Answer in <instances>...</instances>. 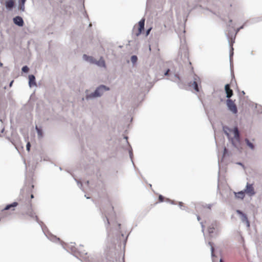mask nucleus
I'll use <instances>...</instances> for the list:
<instances>
[{
    "instance_id": "nucleus-20",
    "label": "nucleus",
    "mask_w": 262,
    "mask_h": 262,
    "mask_svg": "<svg viewBox=\"0 0 262 262\" xmlns=\"http://www.w3.org/2000/svg\"><path fill=\"white\" fill-rule=\"evenodd\" d=\"M18 9L20 10H21V11H25V4L20 3L19 5V6H18Z\"/></svg>"
},
{
    "instance_id": "nucleus-36",
    "label": "nucleus",
    "mask_w": 262,
    "mask_h": 262,
    "mask_svg": "<svg viewBox=\"0 0 262 262\" xmlns=\"http://www.w3.org/2000/svg\"><path fill=\"white\" fill-rule=\"evenodd\" d=\"M237 164L238 165H242V166H244V165H243V164L242 163L239 162V163H237Z\"/></svg>"
},
{
    "instance_id": "nucleus-50",
    "label": "nucleus",
    "mask_w": 262,
    "mask_h": 262,
    "mask_svg": "<svg viewBox=\"0 0 262 262\" xmlns=\"http://www.w3.org/2000/svg\"><path fill=\"white\" fill-rule=\"evenodd\" d=\"M91 26H92V24H90L89 25V26H90V27H91Z\"/></svg>"
},
{
    "instance_id": "nucleus-3",
    "label": "nucleus",
    "mask_w": 262,
    "mask_h": 262,
    "mask_svg": "<svg viewBox=\"0 0 262 262\" xmlns=\"http://www.w3.org/2000/svg\"><path fill=\"white\" fill-rule=\"evenodd\" d=\"M227 105L228 109L231 112H232L233 114L237 113V110L236 106L232 100L228 99L227 100Z\"/></svg>"
},
{
    "instance_id": "nucleus-38",
    "label": "nucleus",
    "mask_w": 262,
    "mask_h": 262,
    "mask_svg": "<svg viewBox=\"0 0 262 262\" xmlns=\"http://www.w3.org/2000/svg\"><path fill=\"white\" fill-rule=\"evenodd\" d=\"M197 219L198 221H200V217L199 215L197 216Z\"/></svg>"
},
{
    "instance_id": "nucleus-7",
    "label": "nucleus",
    "mask_w": 262,
    "mask_h": 262,
    "mask_svg": "<svg viewBox=\"0 0 262 262\" xmlns=\"http://www.w3.org/2000/svg\"><path fill=\"white\" fill-rule=\"evenodd\" d=\"M14 23L18 26L19 27H22L24 25V20L20 16H16L13 18Z\"/></svg>"
},
{
    "instance_id": "nucleus-46",
    "label": "nucleus",
    "mask_w": 262,
    "mask_h": 262,
    "mask_svg": "<svg viewBox=\"0 0 262 262\" xmlns=\"http://www.w3.org/2000/svg\"><path fill=\"white\" fill-rule=\"evenodd\" d=\"M107 224H109V222H108V220L107 219Z\"/></svg>"
},
{
    "instance_id": "nucleus-1",
    "label": "nucleus",
    "mask_w": 262,
    "mask_h": 262,
    "mask_svg": "<svg viewBox=\"0 0 262 262\" xmlns=\"http://www.w3.org/2000/svg\"><path fill=\"white\" fill-rule=\"evenodd\" d=\"M223 130L228 139L231 141L232 145L234 147L238 148L240 143V139L237 127H234L233 129L232 130L228 126H223Z\"/></svg>"
},
{
    "instance_id": "nucleus-5",
    "label": "nucleus",
    "mask_w": 262,
    "mask_h": 262,
    "mask_svg": "<svg viewBox=\"0 0 262 262\" xmlns=\"http://www.w3.org/2000/svg\"><path fill=\"white\" fill-rule=\"evenodd\" d=\"M236 212L241 215V220L242 222L245 223L246 224L247 227H249L250 226V223L248 220V218L246 216V215L242 212L241 210H237L236 211Z\"/></svg>"
},
{
    "instance_id": "nucleus-14",
    "label": "nucleus",
    "mask_w": 262,
    "mask_h": 262,
    "mask_svg": "<svg viewBox=\"0 0 262 262\" xmlns=\"http://www.w3.org/2000/svg\"><path fill=\"white\" fill-rule=\"evenodd\" d=\"M235 196L237 199H243L245 196V191L244 190L239 191L238 192H234Z\"/></svg>"
},
{
    "instance_id": "nucleus-47",
    "label": "nucleus",
    "mask_w": 262,
    "mask_h": 262,
    "mask_svg": "<svg viewBox=\"0 0 262 262\" xmlns=\"http://www.w3.org/2000/svg\"><path fill=\"white\" fill-rule=\"evenodd\" d=\"M0 66H3V64L2 63H0Z\"/></svg>"
},
{
    "instance_id": "nucleus-32",
    "label": "nucleus",
    "mask_w": 262,
    "mask_h": 262,
    "mask_svg": "<svg viewBox=\"0 0 262 262\" xmlns=\"http://www.w3.org/2000/svg\"><path fill=\"white\" fill-rule=\"evenodd\" d=\"M169 71H170V70H169V69H168V70H167V71L165 73L164 75H165V76H167V75H168V73H169Z\"/></svg>"
},
{
    "instance_id": "nucleus-23",
    "label": "nucleus",
    "mask_w": 262,
    "mask_h": 262,
    "mask_svg": "<svg viewBox=\"0 0 262 262\" xmlns=\"http://www.w3.org/2000/svg\"><path fill=\"white\" fill-rule=\"evenodd\" d=\"M214 229V227L213 226L209 227L208 229V232L209 233H212L213 232Z\"/></svg>"
},
{
    "instance_id": "nucleus-44",
    "label": "nucleus",
    "mask_w": 262,
    "mask_h": 262,
    "mask_svg": "<svg viewBox=\"0 0 262 262\" xmlns=\"http://www.w3.org/2000/svg\"><path fill=\"white\" fill-rule=\"evenodd\" d=\"M55 238H56V239H57V240H58V241H59V238H56V237H55Z\"/></svg>"
},
{
    "instance_id": "nucleus-2",
    "label": "nucleus",
    "mask_w": 262,
    "mask_h": 262,
    "mask_svg": "<svg viewBox=\"0 0 262 262\" xmlns=\"http://www.w3.org/2000/svg\"><path fill=\"white\" fill-rule=\"evenodd\" d=\"M110 90V88L106 85L103 84L100 85L96 88L94 92L90 94H86L85 98L87 100H89L100 97L105 92L108 91Z\"/></svg>"
},
{
    "instance_id": "nucleus-37",
    "label": "nucleus",
    "mask_w": 262,
    "mask_h": 262,
    "mask_svg": "<svg viewBox=\"0 0 262 262\" xmlns=\"http://www.w3.org/2000/svg\"><path fill=\"white\" fill-rule=\"evenodd\" d=\"M233 54V52L232 53H230V58H231V56H232Z\"/></svg>"
},
{
    "instance_id": "nucleus-27",
    "label": "nucleus",
    "mask_w": 262,
    "mask_h": 262,
    "mask_svg": "<svg viewBox=\"0 0 262 262\" xmlns=\"http://www.w3.org/2000/svg\"><path fill=\"white\" fill-rule=\"evenodd\" d=\"M129 152V157H130V158L131 159V160H132V162L133 163V160H132V157H133V152H132V150H130Z\"/></svg>"
},
{
    "instance_id": "nucleus-6",
    "label": "nucleus",
    "mask_w": 262,
    "mask_h": 262,
    "mask_svg": "<svg viewBox=\"0 0 262 262\" xmlns=\"http://www.w3.org/2000/svg\"><path fill=\"white\" fill-rule=\"evenodd\" d=\"M199 83H200V79L199 77L195 76L194 77L193 82L191 84V86L193 87L194 90L197 92H199V88L198 85Z\"/></svg>"
},
{
    "instance_id": "nucleus-34",
    "label": "nucleus",
    "mask_w": 262,
    "mask_h": 262,
    "mask_svg": "<svg viewBox=\"0 0 262 262\" xmlns=\"http://www.w3.org/2000/svg\"><path fill=\"white\" fill-rule=\"evenodd\" d=\"M182 204H183V203H182V202H180V203H179V206H180V207H182Z\"/></svg>"
},
{
    "instance_id": "nucleus-28",
    "label": "nucleus",
    "mask_w": 262,
    "mask_h": 262,
    "mask_svg": "<svg viewBox=\"0 0 262 262\" xmlns=\"http://www.w3.org/2000/svg\"><path fill=\"white\" fill-rule=\"evenodd\" d=\"M201 226H202V232L204 233V228H205V226L202 223H201Z\"/></svg>"
},
{
    "instance_id": "nucleus-21",
    "label": "nucleus",
    "mask_w": 262,
    "mask_h": 262,
    "mask_svg": "<svg viewBox=\"0 0 262 262\" xmlns=\"http://www.w3.org/2000/svg\"><path fill=\"white\" fill-rule=\"evenodd\" d=\"M208 244L211 247V256L213 257L214 256V253H213V251H214V248L213 247V246L212 245V243L211 242H209L208 243Z\"/></svg>"
},
{
    "instance_id": "nucleus-26",
    "label": "nucleus",
    "mask_w": 262,
    "mask_h": 262,
    "mask_svg": "<svg viewBox=\"0 0 262 262\" xmlns=\"http://www.w3.org/2000/svg\"><path fill=\"white\" fill-rule=\"evenodd\" d=\"M159 199L160 201L162 202L163 201L164 198L162 195H160L159 196Z\"/></svg>"
},
{
    "instance_id": "nucleus-8",
    "label": "nucleus",
    "mask_w": 262,
    "mask_h": 262,
    "mask_svg": "<svg viewBox=\"0 0 262 262\" xmlns=\"http://www.w3.org/2000/svg\"><path fill=\"white\" fill-rule=\"evenodd\" d=\"M29 85L30 87L37 86L36 83L35 82V77L33 75H30L29 76Z\"/></svg>"
},
{
    "instance_id": "nucleus-24",
    "label": "nucleus",
    "mask_w": 262,
    "mask_h": 262,
    "mask_svg": "<svg viewBox=\"0 0 262 262\" xmlns=\"http://www.w3.org/2000/svg\"><path fill=\"white\" fill-rule=\"evenodd\" d=\"M75 181L77 182L78 185L79 186V188L80 189H82V183L79 182V181L77 180L76 179H75Z\"/></svg>"
},
{
    "instance_id": "nucleus-48",
    "label": "nucleus",
    "mask_w": 262,
    "mask_h": 262,
    "mask_svg": "<svg viewBox=\"0 0 262 262\" xmlns=\"http://www.w3.org/2000/svg\"><path fill=\"white\" fill-rule=\"evenodd\" d=\"M85 196L86 198V199H89L90 198L89 197H87L86 196V195H85Z\"/></svg>"
},
{
    "instance_id": "nucleus-22",
    "label": "nucleus",
    "mask_w": 262,
    "mask_h": 262,
    "mask_svg": "<svg viewBox=\"0 0 262 262\" xmlns=\"http://www.w3.org/2000/svg\"><path fill=\"white\" fill-rule=\"evenodd\" d=\"M21 70L23 72L27 73L29 71V68L27 66H25L22 68Z\"/></svg>"
},
{
    "instance_id": "nucleus-10",
    "label": "nucleus",
    "mask_w": 262,
    "mask_h": 262,
    "mask_svg": "<svg viewBox=\"0 0 262 262\" xmlns=\"http://www.w3.org/2000/svg\"><path fill=\"white\" fill-rule=\"evenodd\" d=\"M83 59L85 61H87V62H89L90 63H92V64H94L95 62V60H96L93 57L90 56H88V55H86L85 54H84L83 55Z\"/></svg>"
},
{
    "instance_id": "nucleus-16",
    "label": "nucleus",
    "mask_w": 262,
    "mask_h": 262,
    "mask_svg": "<svg viewBox=\"0 0 262 262\" xmlns=\"http://www.w3.org/2000/svg\"><path fill=\"white\" fill-rule=\"evenodd\" d=\"M171 77L170 78L171 81L176 82H178L180 81V77L178 75L174 74L173 75H170Z\"/></svg>"
},
{
    "instance_id": "nucleus-9",
    "label": "nucleus",
    "mask_w": 262,
    "mask_h": 262,
    "mask_svg": "<svg viewBox=\"0 0 262 262\" xmlns=\"http://www.w3.org/2000/svg\"><path fill=\"white\" fill-rule=\"evenodd\" d=\"M225 90L226 93V97L228 98H230L233 95V92L231 89H230V85L227 84L225 86Z\"/></svg>"
},
{
    "instance_id": "nucleus-51",
    "label": "nucleus",
    "mask_w": 262,
    "mask_h": 262,
    "mask_svg": "<svg viewBox=\"0 0 262 262\" xmlns=\"http://www.w3.org/2000/svg\"><path fill=\"white\" fill-rule=\"evenodd\" d=\"M243 94H245V92L244 91L242 92Z\"/></svg>"
},
{
    "instance_id": "nucleus-13",
    "label": "nucleus",
    "mask_w": 262,
    "mask_h": 262,
    "mask_svg": "<svg viewBox=\"0 0 262 262\" xmlns=\"http://www.w3.org/2000/svg\"><path fill=\"white\" fill-rule=\"evenodd\" d=\"M94 64H96L97 66H98L100 67H105V61L102 58H101L98 61L95 60Z\"/></svg>"
},
{
    "instance_id": "nucleus-45",
    "label": "nucleus",
    "mask_w": 262,
    "mask_h": 262,
    "mask_svg": "<svg viewBox=\"0 0 262 262\" xmlns=\"http://www.w3.org/2000/svg\"><path fill=\"white\" fill-rule=\"evenodd\" d=\"M89 181H86V184H89Z\"/></svg>"
},
{
    "instance_id": "nucleus-19",
    "label": "nucleus",
    "mask_w": 262,
    "mask_h": 262,
    "mask_svg": "<svg viewBox=\"0 0 262 262\" xmlns=\"http://www.w3.org/2000/svg\"><path fill=\"white\" fill-rule=\"evenodd\" d=\"M137 60H138V58L136 55L132 56L130 60H131V62H132L133 64H135L137 62Z\"/></svg>"
},
{
    "instance_id": "nucleus-4",
    "label": "nucleus",
    "mask_w": 262,
    "mask_h": 262,
    "mask_svg": "<svg viewBox=\"0 0 262 262\" xmlns=\"http://www.w3.org/2000/svg\"><path fill=\"white\" fill-rule=\"evenodd\" d=\"M244 191H245V193H246L249 196H253L255 193L253 185L248 183H247L246 188Z\"/></svg>"
},
{
    "instance_id": "nucleus-15",
    "label": "nucleus",
    "mask_w": 262,
    "mask_h": 262,
    "mask_svg": "<svg viewBox=\"0 0 262 262\" xmlns=\"http://www.w3.org/2000/svg\"><path fill=\"white\" fill-rule=\"evenodd\" d=\"M35 129L37 133V137L38 138L41 139L43 137V133L42 129L38 127L37 125L35 126Z\"/></svg>"
},
{
    "instance_id": "nucleus-30",
    "label": "nucleus",
    "mask_w": 262,
    "mask_h": 262,
    "mask_svg": "<svg viewBox=\"0 0 262 262\" xmlns=\"http://www.w3.org/2000/svg\"><path fill=\"white\" fill-rule=\"evenodd\" d=\"M206 207L209 208V209H211V207H212V205L211 204H208V205H206Z\"/></svg>"
},
{
    "instance_id": "nucleus-31",
    "label": "nucleus",
    "mask_w": 262,
    "mask_h": 262,
    "mask_svg": "<svg viewBox=\"0 0 262 262\" xmlns=\"http://www.w3.org/2000/svg\"><path fill=\"white\" fill-rule=\"evenodd\" d=\"M26 0H20V4H25V2H26Z\"/></svg>"
},
{
    "instance_id": "nucleus-11",
    "label": "nucleus",
    "mask_w": 262,
    "mask_h": 262,
    "mask_svg": "<svg viewBox=\"0 0 262 262\" xmlns=\"http://www.w3.org/2000/svg\"><path fill=\"white\" fill-rule=\"evenodd\" d=\"M14 6L13 0H7L5 3L6 8L7 9L11 10Z\"/></svg>"
},
{
    "instance_id": "nucleus-35",
    "label": "nucleus",
    "mask_w": 262,
    "mask_h": 262,
    "mask_svg": "<svg viewBox=\"0 0 262 262\" xmlns=\"http://www.w3.org/2000/svg\"><path fill=\"white\" fill-rule=\"evenodd\" d=\"M13 81H12L10 83V84H9L10 86H12V83H13Z\"/></svg>"
},
{
    "instance_id": "nucleus-17",
    "label": "nucleus",
    "mask_w": 262,
    "mask_h": 262,
    "mask_svg": "<svg viewBox=\"0 0 262 262\" xmlns=\"http://www.w3.org/2000/svg\"><path fill=\"white\" fill-rule=\"evenodd\" d=\"M247 146L251 149L254 150V145L252 143H251L248 139H245V140Z\"/></svg>"
},
{
    "instance_id": "nucleus-40",
    "label": "nucleus",
    "mask_w": 262,
    "mask_h": 262,
    "mask_svg": "<svg viewBox=\"0 0 262 262\" xmlns=\"http://www.w3.org/2000/svg\"><path fill=\"white\" fill-rule=\"evenodd\" d=\"M168 202H171V204H173V201H170V200H167Z\"/></svg>"
},
{
    "instance_id": "nucleus-12",
    "label": "nucleus",
    "mask_w": 262,
    "mask_h": 262,
    "mask_svg": "<svg viewBox=\"0 0 262 262\" xmlns=\"http://www.w3.org/2000/svg\"><path fill=\"white\" fill-rule=\"evenodd\" d=\"M144 23H145L144 19H142L141 20H140L139 21V31H138V33L137 34V36H138L139 34H140L142 31L144 29Z\"/></svg>"
},
{
    "instance_id": "nucleus-25",
    "label": "nucleus",
    "mask_w": 262,
    "mask_h": 262,
    "mask_svg": "<svg viewBox=\"0 0 262 262\" xmlns=\"http://www.w3.org/2000/svg\"><path fill=\"white\" fill-rule=\"evenodd\" d=\"M30 147H31V144L29 142H28L27 144V145H26V148H27V150L29 151L30 149Z\"/></svg>"
},
{
    "instance_id": "nucleus-41",
    "label": "nucleus",
    "mask_w": 262,
    "mask_h": 262,
    "mask_svg": "<svg viewBox=\"0 0 262 262\" xmlns=\"http://www.w3.org/2000/svg\"><path fill=\"white\" fill-rule=\"evenodd\" d=\"M243 28H244V26H241V27L239 28V29L241 30V29H243Z\"/></svg>"
},
{
    "instance_id": "nucleus-33",
    "label": "nucleus",
    "mask_w": 262,
    "mask_h": 262,
    "mask_svg": "<svg viewBox=\"0 0 262 262\" xmlns=\"http://www.w3.org/2000/svg\"><path fill=\"white\" fill-rule=\"evenodd\" d=\"M227 149L226 147L224 148V155H225L226 152H227Z\"/></svg>"
},
{
    "instance_id": "nucleus-18",
    "label": "nucleus",
    "mask_w": 262,
    "mask_h": 262,
    "mask_svg": "<svg viewBox=\"0 0 262 262\" xmlns=\"http://www.w3.org/2000/svg\"><path fill=\"white\" fill-rule=\"evenodd\" d=\"M17 205H18V203L17 202H13V203H12L11 204H9L8 205H7L6 206V207L5 208V210H7L10 209L12 207L14 208V207L17 206Z\"/></svg>"
},
{
    "instance_id": "nucleus-39",
    "label": "nucleus",
    "mask_w": 262,
    "mask_h": 262,
    "mask_svg": "<svg viewBox=\"0 0 262 262\" xmlns=\"http://www.w3.org/2000/svg\"><path fill=\"white\" fill-rule=\"evenodd\" d=\"M240 30V29H239V28H238L236 31V33L235 34H236Z\"/></svg>"
},
{
    "instance_id": "nucleus-49",
    "label": "nucleus",
    "mask_w": 262,
    "mask_h": 262,
    "mask_svg": "<svg viewBox=\"0 0 262 262\" xmlns=\"http://www.w3.org/2000/svg\"><path fill=\"white\" fill-rule=\"evenodd\" d=\"M31 216L32 217H34V215H33V214H31Z\"/></svg>"
},
{
    "instance_id": "nucleus-29",
    "label": "nucleus",
    "mask_w": 262,
    "mask_h": 262,
    "mask_svg": "<svg viewBox=\"0 0 262 262\" xmlns=\"http://www.w3.org/2000/svg\"><path fill=\"white\" fill-rule=\"evenodd\" d=\"M151 30V28H150L149 29H148L147 31H146V35H148L150 31V30Z\"/></svg>"
},
{
    "instance_id": "nucleus-42",
    "label": "nucleus",
    "mask_w": 262,
    "mask_h": 262,
    "mask_svg": "<svg viewBox=\"0 0 262 262\" xmlns=\"http://www.w3.org/2000/svg\"><path fill=\"white\" fill-rule=\"evenodd\" d=\"M34 198V195L33 194L31 195V198L33 199Z\"/></svg>"
},
{
    "instance_id": "nucleus-43",
    "label": "nucleus",
    "mask_w": 262,
    "mask_h": 262,
    "mask_svg": "<svg viewBox=\"0 0 262 262\" xmlns=\"http://www.w3.org/2000/svg\"><path fill=\"white\" fill-rule=\"evenodd\" d=\"M220 262H223V261L222 260V259H221L220 260Z\"/></svg>"
}]
</instances>
